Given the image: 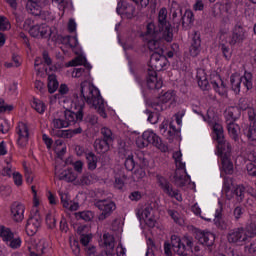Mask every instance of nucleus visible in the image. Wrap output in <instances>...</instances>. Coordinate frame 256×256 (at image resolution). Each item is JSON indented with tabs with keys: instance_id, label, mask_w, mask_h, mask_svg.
<instances>
[{
	"instance_id": "obj_1",
	"label": "nucleus",
	"mask_w": 256,
	"mask_h": 256,
	"mask_svg": "<svg viewBox=\"0 0 256 256\" xmlns=\"http://www.w3.org/2000/svg\"><path fill=\"white\" fill-rule=\"evenodd\" d=\"M79 91L80 100L79 94L75 93L73 95L75 105H78V110L76 112L71 110L64 111L65 121L68 123V126L71 125V123H76V121H83V109H85V103L95 107L100 117L107 119V113L105 112V100L101 97L99 89L94 87L90 82L84 81L80 84Z\"/></svg>"
},
{
	"instance_id": "obj_2",
	"label": "nucleus",
	"mask_w": 256,
	"mask_h": 256,
	"mask_svg": "<svg viewBox=\"0 0 256 256\" xmlns=\"http://www.w3.org/2000/svg\"><path fill=\"white\" fill-rule=\"evenodd\" d=\"M153 53L150 56V61L147 69L146 83L148 89H161L163 87V80L157 77V71H163L167 67L169 60L165 56V50L159 46L156 49H150Z\"/></svg>"
},
{
	"instance_id": "obj_3",
	"label": "nucleus",
	"mask_w": 256,
	"mask_h": 256,
	"mask_svg": "<svg viewBox=\"0 0 256 256\" xmlns=\"http://www.w3.org/2000/svg\"><path fill=\"white\" fill-rule=\"evenodd\" d=\"M143 37L148 42L149 49H159L163 41V30L157 29L155 23L150 22L146 25Z\"/></svg>"
},
{
	"instance_id": "obj_4",
	"label": "nucleus",
	"mask_w": 256,
	"mask_h": 256,
	"mask_svg": "<svg viewBox=\"0 0 256 256\" xmlns=\"http://www.w3.org/2000/svg\"><path fill=\"white\" fill-rule=\"evenodd\" d=\"M243 83L247 91L253 89V74L251 72L245 71L244 75L232 74L230 76L231 89L236 95L241 93V84Z\"/></svg>"
},
{
	"instance_id": "obj_5",
	"label": "nucleus",
	"mask_w": 256,
	"mask_h": 256,
	"mask_svg": "<svg viewBox=\"0 0 256 256\" xmlns=\"http://www.w3.org/2000/svg\"><path fill=\"white\" fill-rule=\"evenodd\" d=\"M172 247L174 253L179 256H189L193 251V239L189 237L180 238L177 235H172Z\"/></svg>"
},
{
	"instance_id": "obj_6",
	"label": "nucleus",
	"mask_w": 256,
	"mask_h": 256,
	"mask_svg": "<svg viewBox=\"0 0 256 256\" xmlns=\"http://www.w3.org/2000/svg\"><path fill=\"white\" fill-rule=\"evenodd\" d=\"M158 29L163 33V39L167 43L173 41V27L171 23L167 21V8H161L158 13Z\"/></svg>"
},
{
	"instance_id": "obj_7",
	"label": "nucleus",
	"mask_w": 256,
	"mask_h": 256,
	"mask_svg": "<svg viewBox=\"0 0 256 256\" xmlns=\"http://www.w3.org/2000/svg\"><path fill=\"white\" fill-rule=\"evenodd\" d=\"M77 65H83L85 68H83V67L76 68L73 71L72 76L83 77V75L84 76L89 75V73L91 71V64H89V62H87V58L78 56L74 60H71L68 63V67H77Z\"/></svg>"
},
{
	"instance_id": "obj_8",
	"label": "nucleus",
	"mask_w": 256,
	"mask_h": 256,
	"mask_svg": "<svg viewBox=\"0 0 256 256\" xmlns=\"http://www.w3.org/2000/svg\"><path fill=\"white\" fill-rule=\"evenodd\" d=\"M157 183L159 187L162 189L163 193L168 195V197H174L176 201H183V197L179 195V191L173 189V184L167 180V178L157 175L156 176Z\"/></svg>"
},
{
	"instance_id": "obj_9",
	"label": "nucleus",
	"mask_w": 256,
	"mask_h": 256,
	"mask_svg": "<svg viewBox=\"0 0 256 256\" xmlns=\"http://www.w3.org/2000/svg\"><path fill=\"white\" fill-rule=\"evenodd\" d=\"M95 207L99 209V211H102V213L98 216V220L105 221L108 217H111L113 214V211L117 209V206L115 205V202L111 200H98L95 203Z\"/></svg>"
},
{
	"instance_id": "obj_10",
	"label": "nucleus",
	"mask_w": 256,
	"mask_h": 256,
	"mask_svg": "<svg viewBox=\"0 0 256 256\" xmlns=\"http://www.w3.org/2000/svg\"><path fill=\"white\" fill-rule=\"evenodd\" d=\"M29 34L37 39H51L53 37V31L47 24L33 25L29 29Z\"/></svg>"
},
{
	"instance_id": "obj_11",
	"label": "nucleus",
	"mask_w": 256,
	"mask_h": 256,
	"mask_svg": "<svg viewBox=\"0 0 256 256\" xmlns=\"http://www.w3.org/2000/svg\"><path fill=\"white\" fill-rule=\"evenodd\" d=\"M41 227V215H39V211L36 210L34 214H31L26 223V233L29 237H33L39 231Z\"/></svg>"
},
{
	"instance_id": "obj_12",
	"label": "nucleus",
	"mask_w": 256,
	"mask_h": 256,
	"mask_svg": "<svg viewBox=\"0 0 256 256\" xmlns=\"http://www.w3.org/2000/svg\"><path fill=\"white\" fill-rule=\"evenodd\" d=\"M245 39H247V30H245V28H243L241 25H236L232 29L229 45H231V47H235V45H241Z\"/></svg>"
},
{
	"instance_id": "obj_13",
	"label": "nucleus",
	"mask_w": 256,
	"mask_h": 256,
	"mask_svg": "<svg viewBox=\"0 0 256 256\" xmlns=\"http://www.w3.org/2000/svg\"><path fill=\"white\" fill-rule=\"evenodd\" d=\"M228 241L229 243H235V245H245V243H248L247 236L245 235V229L236 228L230 230L228 233Z\"/></svg>"
},
{
	"instance_id": "obj_14",
	"label": "nucleus",
	"mask_w": 256,
	"mask_h": 256,
	"mask_svg": "<svg viewBox=\"0 0 256 256\" xmlns=\"http://www.w3.org/2000/svg\"><path fill=\"white\" fill-rule=\"evenodd\" d=\"M16 133L18 135L17 144L19 147H27L29 143V127L23 122H19L16 127Z\"/></svg>"
},
{
	"instance_id": "obj_15",
	"label": "nucleus",
	"mask_w": 256,
	"mask_h": 256,
	"mask_svg": "<svg viewBox=\"0 0 256 256\" xmlns=\"http://www.w3.org/2000/svg\"><path fill=\"white\" fill-rule=\"evenodd\" d=\"M142 136L144 137L148 145H154V147H157V149H161L164 152L167 151V146L163 144L161 138L153 131H145L143 132Z\"/></svg>"
},
{
	"instance_id": "obj_16",
	"label": "nucleus",
	"mask_w": 256,
	"mask_h": 256,
	"mask_svg": "<svg viewBox=\"0 0 256 256\" xmlns=\"http://www.w3.org/2000/svg\"><path fill=\"white\" fill-rule=\"evenodd\" d=\"M116 12L118 15H125L126 19H133L135 17V6L127 2H118Z\"/></svg>"
},
{
	"instance_id": "obj_17",
	"label": "nucleus",
	"mask_w": 256,
	"mask_h": 256,
	"mask_svg": "<svg viewBox=\"0 0 256 256\" xmlns=\"http://www.w3.org/2000/svg\"><path fill=\"white\" fill-rule=\"evenodd\" d=\"M189 53L191 57H197L201 53V34L199 32H194L190 47Z\"/></svg>"
},
{
	"instance_id": "obj_18",
	"label": "nucleus",
	"mask_w": 256,
	"mask_h": 256,
	"mask_svg": "<svg viewBox=\"0 0 256 256\" xmlns=\"http://www.w3.org/2000/svg\"><path fill=\"white\" fill-rule=\"evenodd\" d=\"M24 213H25V206H23V204L17 203V202H14L12 204L11 215H12V219L16 223H21V221H23V219L25 218Z\"/></svg>"
},
{
	"instance_id": "obj_19",
	"label": "nucleus",
	"mask_w": 256,
	"mask_h": 256,
	"mask_svg": "<svg viewBox=\"0 0 256 256\" xmlns=\"http://www.w3.org/2000/svg\"><path fill=\"white\" fill-rule=\"evenodd\" d=\"M198 241L201 245L206 247H213L215 243V234L206 231H200L197 233Z\"/></svg>"
},
{
	"instance_id": "obj_20",
	"label": "nucleus",
	"mask_w": 256,
	"mask_h": 256,
	"mask_svg": "<svg viewBox=\"0 0 256 256\" xmlns=\"http://www.w3.org/2000/svg\"><path fill=\"white\" fill-rule=\"evenodd\" d=\"M244 235H246V240L249 242V239H252V237L256 236V224L251 222L249 225L246 226L244 229ZM250 251L252 253H256V238L255 240L250 244Z\"/></svg>"
},
{
	"instance_id": "obj_21",
	"label": "nucleus",
	"mask_w": 256,
	"mask_h": 256,
	"mask_svg": "<svg viewBox=\"0 0 256 256\" xmlns=\"http://www.w3.org/2000/svg\"><path fill=\"white\" fill-rule=\"evenodd\" d=\"M217 149H218V155L221 159H225L227 157H231V144L227 142V140L222 139L217 141Z\"/></svg>"
},
{
	"instance_id": "obj_22",
	"label": "nucleus",
	"mask_w": 256,
	"mask_h": 256,
	"mask_svg": "<svg viewBox=\"0 0 256 256\" xmlns=\"http://www.w3.org/2000/svg\"><path fill=\"white\" fill-rule=\"evenodd\" d=\"M112 142L103 140L102 138H97L94 141V149L98 155H105L111 149Z\"/></svg>"
},
{
	"instance_id": "obj_23",
	"label": "nucleus",
	"mask_w": 256,
	"mask_h": 256,
	"mask_svg": "<svg viewBox=\"0 0 256 256\" xmlns=\"http://www.w3.org/2000/svg\"><path fill=\"white\" fill-rule=\"evenodd\" d=\"M173 179L176 187H185L191 178L187 175V171L176 170Z\"/></svg>"
},
{
	"instance_id": "obj_24",
	"label": "nucleus",
	"mask_w": 256,
	"mask_h": 256,
	"mask_svg": "<svg viewBox=\"0 0 256 256\" xmlns=\"http://www.w3.org/2000/svg\"><path fill=\"white\" fill-rule=\"evenodd\" d=\"M171 11H172V23L176 27V29H179L183 21V7L177 6L176 8H173Z\"/></svg>"
},
{
	"instance_id": "obj_25",
	"label": "nucleus",
	"mask_w": 256,
	"mask_h": 256,
	"mask_svg": "<svg viewBox=\"0 0 256 256\" xmlns=\"http://www.w3.org/2000/svg\"><path fill=\"white\" fill-rule=\"evenodd\" d=\"M197 83L202 91H209V80L207 79V73L205 70H199L196 75Z\"/></svg>"
},
{
	"instance_id": "obj_26",
	"label": "nucleus",
	"mask_w": 256,
	"mask_h": 256,
	"mask_svg": "<svg viewBox=\"0 0 256 256\" xmlns=\"http://www.w3.org/2000/svg\"><path fill=\"white\" fill-rule=\"evenodd\" d=\"M195 23V14L193 10L186 9L184 14L182 15V27H193Z\"/></svg>"
},
{
	"instance_id": "obj_27",
	"label": "nucleus",
	"mask_w": 256,
	"mask_h": 256,
	"mask_svg": "<svg viewBox=\"0 0 256 256\" xmlns=\"http://www.w3.org/2000/svg\"><path fill=\"white\" fill-rule=\"evenodd\" d=\"M136 155V167L147 169L149 167V159H147V155L143 151H137Z\"/></svg>"
},
{
	"instance_id": "obj_28",
	"label": "nucleus",
	"mask_w": 256,
	"mask_h": 256,
	"mask_svg": "<svg viewBox=\"0 0 256 256\" xmlns=\"http://www.w3.org/2000/svg\"><path fill=\"white\" fill-rule=\"evenodd\" d=\"M241 117V110L237 107H231L226 113V123H235Z\"/></svg>"
},
{
	"instance_id": "obj_29",
	"label": "nucleus",
	"mask_w": 256,
	"mask_h": 256,
	"mask_svg": "<svg viewBox=\"0 0 256 256\" xmlns=\"http://www.w3.org/2000/svg\"><path fill=\"white\" fill-rule=\"evenodd\" d=\"M41 2H32L26 4V11L34 17H39L42 12Z\"/></svg>"
},
{
	"instance_id": "obj_30",
	"label": "nucleus",
	"mask_w": 256,
	"mask_h": 256,
	"mask_svg": "<svg viewBox=\"0 0 256 256\" xmlns=\"http://www.w3.org/2000/svg\"><path fill=\"white\" fill-rule=\"evenodd\" d=\"M232 197H235L237 203H243L245 200V186L237 185L233 191L230 193Z\"/></svg>"
},
{
	"instance_id": "obj_31",
	"label": "nucleus",
	"mask_w": 256,
	"mask_h": 256,
	"mask_svg": "<svg viewBox=\"0 0 256 256\" xmlns=\"http://www.w3.org/2000/svg\"><path fill=\"white\" fill-rule=\"evenodd\" d=\"M226 124H227V130L231 139H233V141L237 143L239 141V132H238L239 125L236 124L235 122H228Z\"/></svg>"
},
{
	"instance_id": "obj_32",
	"label": "nucleus",
	"mask_w": 256,
	"mask_h": 256,
	"mask_svg": "<svg viewBox=\"0 0 256 256\" xmlns=\"http://www.w3.org/2000/svg\"><path fill=\"white\" fill-rule=\"evenodd\" d=\"M222 209H217L215 212L214 225L221 231H225L227 229V223L223 220V214L221 213Z\"/></svg>"
},
{
	"instance_id": "obj_33",
	"label": "nucleus",
	"mask_w": 256,
	"mask_h": 256,
	"mask_svg": "<svg viewBox=\"0 0 256 256\" xmlns=\"http://www.w3.org/2000/svg\"><path fill=\"white\" fill-rule=\"evenodd\" d=\"M201 115L203 120L206 121L210 127H213V125H217V123H219V116L213 110H208L206 116L203 114Z\"/></svg>"
},
{
	"instance_id": "obj_34",
	"label": "nucleus",
	"mask_w": 256,
	"mask_h": 256,
	"mask_svg": "<svg viewBox=\"0 0 256 256\" xmlns=\"http://www.w3.org/2000/svg\"><path fill=\"white\" fill-rule=\"evenodd\" d=\"M243 135L247 137L248 141L256 144V128L255 125H246L243 130Z\"/></svg>"
},
{
	"instance_id": "obj_35",
	"label": "nucleus",
	"mask_w": 256,
	"mask_h": 256,
	"mask_svg": "<svg viewBox=\"0 0 256 256\" xmlns=\"http://www.w3.org/2000/svg\"><path fill=\"white\" fill-rule=\"evenodd\" d=\"M60 181H67L68 183H73L77 179V174L73 172L72 169L64 170L59 175Z\"/></svg>"
},
{
	"instance_id": "obj_36",
	"label": "nucleus",
	"mask_w": 256,
	"mask_h": 256,
	"mask_svg": "<svg viewBox=\"0 0 256 256\" xmlns=\"http://www.w3.org/2000/svg\"><path fill=\"white\" fill-rule=\"evenodd\" d=\"M231 187H233V178L225 177L223 182V192L225 193L226 199H228V201L233 199V196L229 194L231 193Z\"/></svg>"
},
{
	"instance_id": "obj_37",
	"label": "nucleus",
	"mask_w": 256,
	"mask_h": 256,
	"mask_svg": "<svg viewBox=\"0 0 256 256\" xmlns=\"http://www.w3.org/2000/svg\"><path fill=\"white\" fill-rule=\"evenodd\" d=\"M89 171H95L97 169V155L93 152L85 154Z\"/></svg>"
},
{
	"instance_id": "obj_38",
	"label": "nucleus",
	"mask_w": 256,
	"mask_h": 256,
	"mask_svg": "<svg viewBox=\"0 0 256 256\" xmlns=\"http://www.w3.org/2000/svg\"><path fill=\"white\" fill-rule=\"evenodd\" d=\"M212 127L213 133H214V139L215 141H223L225 139V134L223 130V125L220 123L214 124Z\"/></svg>"
},
{
	"instance_id": "obj_39",
	"label": "nucleus",
	"mask_w": 256,
	"mask_h": 256,
	"mask_svg": "<svg viewBox=\"0 0 256 256\" xmlns=\"http://www.w3.org/2000/svg\"><path fill=\"white\" fill-rule=\"evenodd\" d=\"M59 89V81H57V75L51 74L48 76V92L53 94Z\"/></svg>"
},
{
	"instance_id": "obj_40",
	"label": "nucleus",
	"mask_w": 256,
	"mask_h": 256,
	"mask_svg": "<svg viewBox=\"0 0 256 256\" xmlns=\"http://www.w3.org/2000/svg\"><path fill=\"white\" fill-rule=\"evenodd\" d=\"M31 107L35 109V111H37V113L40 115H43L45 113V109H47V106L44 104V102L37 98L33 99Z\"/></svg>"
},
{
	"instance_id": "obj_41",
	"label": "nucleus",
	"mask_w": 256,
	"mask_h": 256,
	"mask_svg": "<svg viewBox=\"0 0 256 256\" xmlns=\"http://www.w3.org/2000/svg\"><path fill=\"white\" fill-rule=\"evenodd\" d=\"M77 221H92L95 214L91 211H82L75 213Z\"/></svg>"
},
{
	"instance_id": "obj_42",
	"label": "nucleus",
	"mask_w": 256,
	"mask_h": 256,
	"mask_svg": "<svg viewBox=\"0 0 256 256\" xmlns=\"http://www.w3.org/2000/svg\"><path fill=\"white\" fill-rule=\"evenodd\" d=\"M100 135H102L100 139L104 141H108L109 143H113V141H115V139L113 138V131H111V129L107 127H103L100 129Z\"/></svg>"
},
{
	"instance_id": "obj_43",
	"label": "nucleus",
	"mask_w": 256,
	"mask_h": 256,
	"mask_svg": "<svg viewBox=\"0 0 256 256\" xmlns=\"http://www.w3.org/2000/svg\"><path fill=\"white\" fill-rule=\"evenodd\" d=\"M222 168L226 175H233V162L227 158H221Z\"/></svg>"
},
{
	"instance_id": "obj_44",
	"label": "nucleus",
	"mask_w": 256,
	"mask_h": 256,
	"mask_svg": "<svg viewBox=\"0 0 256 256\" xmlns=\"http://www.w3.org/2000/svg\"><path fill=\"white\" fill-rule=\"evenodd\" d=\"M103 239L106 249L113 251V249H115V238L113 237V235L106 233L103 235Z\"/></svg>"
},
{
	"instance_id": "obj_45",
	"label": "nucleus",
	"mask_w": 256,
	"mask_h": 256,
	"mask_svg": "<svg viewBox=\"0 0 256 256\" xmlns=\"http://www.w3.org/2000/svg\"><path fill=\"white\" fill-rule=\"evenodd\" d=\"M146 176L147 173L145 172V168H139L134 171L132 177L135 183H140V181H143V179H145Z\"/></svg>"
},
{
	"instance_id": "obj_46",
	"label": "nucleus",
	"mask_w": 256,
	"mask_h": 256,
	"mask_svg": "<svg viewBox=\"0 0 256 256\" xmlns=\"http://www.w3.org/2000/svg\"><path fill=\"white\" fill-rule=\"evenodd\" d=\"M219 48H220V51L222 52L224 59H226V61H230L233 55V51H231V48H229V46L223 43L219 44Z\"/></svg>"
},
{
	"instance_id": "obj_47",
	"label": "nucleus",
	"mask_w": 256,
	"mask_h": 256,
	"mask_svg": "<svg viewBox=\"0 0 256 256\" xmlns=\"http://www.w3.org/2000/svg\"><path fill=\"white\" fill-rule=\"evenodd\" d=\"M173 99H175V91L173 90H169L159 97V101L164 103V105L165 103H169V101H173Z\"/></svg>"
},
{
	"instance_id": "obj_48",
	"label": "nucleus",
	"mask_w": 256,
	"mask_h": 256,
	"mask_svg": "<svg viewBox=\"0 0 256 256\" xmlns=\"http://www.w3.org/2000/svg\"><path fill=\"white\" fill-rule=\"evenodd\" d=\"M239 111H249L251 109L250 104H249V99L245 97H241L238 100V106H236Z\"/></svg>"
},
{
	"instance_id": "obj_49",
	"label": "nucleus",
	"mask_w": 256,
	"mask_h": 256,
	"mask_svg": "<svg viewBox=\"0 0 256 256\" xmlns=\"http://www.w3.org/2000/svg\"><path fill=\"white\" fill-rule=\"evenodd\" d=\"M124 165L127 169V171H133L135 167H137V162H135V159H133V155H128L126 158Z\"/></svg>"
},
{
	"instance_id": "obj_50",
	"label": "nucleus",
	"mask_w": 256,
	"mask_h": 256,
	"mask_svg": "<svg viewBox=\"0 0 256 256\" xmlns=\"http://www.w3.org/2000/svg\"><path fill=\"white\" fill-rule=\"evenodd\" d=\"M0 237H2L4 241H11L14 235H13V232H11V230L9 229L5 230V227H2V229L0 230Z\"/></svg>"
},
{
	"instance_id": "obj_51",
	"label": "nucleus",
	"mask_w": 256,
	"mask_h": 256,
	"mask_svg": "<svg viewBox=\"0 0 256 256\" xmlns=\"http://www.w3.org/2000/svg\"><path fill=\"white\" fill-rule=\"evenodd\" d=\"M46 225L48 229H55L57 225V220L55 219V216H53V214L46 215Z\"/></svg>"
},
{
	"instance_id": "obj_52",
	"label": "nucleus",
	"mask_w": 256,
	"mask_h": 256,
	"mask_svg": "<svg viewBox=\"0 0 256 256\" xmlns=\"http://www.w3.org/2000/svg\"><path fill=\"white\" fill-rule=\"evenodd\" d=\"M217 80L220 83V86L218 87V94L223 97L225 95H227V85L225 84V82H223V80H221V77L217 76Z\"/></svg>"
},
{
	"instance_id": "obj_53",
	"label": "nucleus",
	"mask_w": 256,
	"mask_h": 256,
	"mask_svg": "<svg viewBox=\"0 0 256 256\" xmlns=\"http://www.w3.org/2000/svg\"><path fill=\"white\" fill-rule=\"evenodd\" d=\"M53 125L55 129H63L65 127H69V122H67V120L58 118L53 120Z\"/></svg>"
},
{
	"instance_id": "obj_54",
	"label": "nucleus",
	"mask_w": 256,
	"mask_h": 256,
	"mask_svg": "<svg viewBox=\"0 0 256 256\" xmlns=\"http://www.w3.org/2000/svg\"><path fill=\"white\" fill-rule=\"evenodd\" d=\"M146 115H148V121L152 125H155L159 121V116L155 113H153L151 110L146 109L145 110Z\"/></svg>"
},
{
	"instance_id": "obj_55",
	"label": "nucleus",
	"mask_w": 256,
	"mask_h": 256,
	"mask_svg": "<svg viewBox=\"0 0 256 256\" xmlns=\"http://www.w3.org/2000/svg\"><path fill=\"white\" fill-rule=\"evenodd\" d=\"M65 43H68L70 47L75 48L79 45V41L77 40V36H66L63 38Z\"/></svg>"
},
{
	"instance_id": "obj_56",
	"label": "nucleus",
	"mask_w": 256,
	"mask_h": 256,
	"mask_svg": "<svg viewBox=\"0 0 256 256\" xmlns=\"http://www.w3.org/2000/svg\"><path fill=\"white\" fill-rule=\"evenodd\" d=\"M58 91L59 94H56L55 98L61 99L63 95H67L69 93V87L66 84H61Z\"/></svg>"
},
{
	"instance_id": "obj_57",
	"label": "nucleus",
	"mask_w": 256,
	"mask_h": 256,
	"mask_svg": "<svg viewBox=\"0 0 256 256\" xmlns=\"http://www.w3.org/2000/svg\"><path fill=\"white\" fill-rule=\"evenodd\" d=\"M151 107L158 113H161V111H165V103L161 102V100H159L158 102H152Z\"/></svg>"
},
{
	"instance_id": "obj_58",
	"label": "nucleus",
	"mask_w": 256,
	"mask_h": 256,
	"mask_svg": "<svg viewBox=\"0 0 256 256\" xmlns=\"http://www.w3.org/2000/svg\"><path fill=\"white\" fill-rule=\"evenodd\" d=\"M6 111H13V105L6 104L5 100L0 98V113H5Z\"/></svg>"
},
{
	"instance_id": "obj_59",
	"label": "nucleus",
	"mask_w": 256,
	"mask_h": 256,
	"mask_svg": "<svg viewBox=\"0 0 256 256\" xmlns=\"http://www.w3.org/2000/svg\"><path fill=\"white\" fill-rule=\"evenodd\" d=\"M11 25L5 16H0V31H7Z\"/></svg>"
},
{
	"instance_id": "obj_60",
	"label": "nucleus",
	"mask_w": 256,
	"mask_h": 256,
	"mask_svg": "<svg viewBox=\"0 0 256 256\" xmlns=\"http://www.w3.org/2000/svg\"><path fill=\"white\" fill-rule=\"evenodd\" d=\"M13 179L17 187H21V185H23V176L19 172L13 173Z\"/></svg>"
},
{
	"instance_id": "obj_61",
	"label": "nucleus",
	"mask_w": 256,
	"mask_h": 256,
	"mask_svg": "<svg viewBox=\"0 0 256 256\" xmlns=\"http://www.w3.org/2000/svg\"><path fill=\"white\" fill-rule=\"evenodd\" d=\"M81 185H91V174L85 173L80 179Z\"/></svg>"
},
{
	"instance_id": "obj_62",
	"label": "nucleus",
	"mask_w": 256,
	"mask_h": 256,
	"mask_svg": "<svg viewBox=\"0 0 256 256\" xmlns=\"http://www.w3.org/2000/svg\"><path fill=\"white\" fill-rule=\"evenodd\" d=\"M0 194L2 197H9L11 195V186H0Z\"/></svg>"
},
{
	"instance_id": "obj_63",
	"label": "nucleus",
	"mask_w": 256,
	"mask_h": 256,
	"mask_svg": "<svg viewBox=\"0 0 256 256\" xmlns=\"http://www.w3.org/2000/svg\"><path fill=\"white\" fill-rule=\"evenodd\" d=\"M86 123H89V125H97L98 121H99V117H97L96 115H88L85 118Z\"/></svg>"
},
{
	"instance_id": "obj_64",
	"label": "nucleus",
	"mask_w": 256,
	"mask_h": 256,
	"mask_svg": "<svg viewBox=\"0 0 256 256\" xmlns=\"http://www.w3.org/2000/svg\"><path fill=\"white\" fill-rule=\"evenodd\" d=\"M143 197L140 191H133L129 195V199L131 201H140V199Z\"/></svg>"
}]
</instances>
